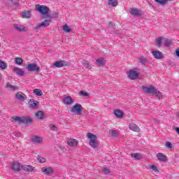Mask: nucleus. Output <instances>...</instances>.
<instances>
[{
  "instance_id": "dca6fc26",
  "label": "nucleus",
  "mask_w": 179,
  "mask_h": 179,
  "mask_svg": "<svg viewBox=\"0 0 179 179\" xmlns=\"http://www.w3.org/2000/svg\"><path fill=\"white\" fill-rule=\"evenodd\" d=\"M22 166L20 165V163L19 162H14L12 164V169L14 170V171H20V169H22Z\"/></svg>"
},
{
  "instance_id": "c85d7f7f",
  "label": "nucleus",
  "mask_w": 179,
  "mask_h": 179,
  "mask_svg": "<svg viewBox=\"0 0 179 179\" xmlns=\"http://www.w3.org/2000/svg\"><path fill=\"white\" fill-rule=\"evenodd\" d=\"M16 99H17L18 100H26L27 99V96H26L25 94H22L20 93H17L16 94Z\"/></svg>"
},
{
  "instance_id": "3c124183",
  "label": "nucleus",
  "mask_w": 179,
  "mask_h": 179,
  "mask_svg": "<svg viewBox=\"0 0 179 179\" xmlns=\"http://www.w3.org/2000/svg\"><path fill=\"white\" fill-rule=\"evenodd\" d=\"M108 27H114V23H113V22H109V24H108Z\"/></svg>"
},
{
  "instance_id": "ea45409f",
  "label": "nucleus",
  "mask_w": 179,
  "mask_h": 179,
  "mask_svg": "<svg viewBox=\"0 0 179 179\" xmlns=\"http://www.w3.org/2000/svg\"><path fill=\"white\" fill-rule=\"evenodd\" d=\"M8 65L3 61H0V69H6Z\"/></svg>"
},
{
  "instance_id": "bb28decb",
  "label": "nucleus",
  "mask_w": 179,
  "mask_h": 179,
  "mask_svg": "<svg viewBox=\"0 0 179 179\" xmlns=\"http://www.w3.org/2000/svg\"><path fill=\"white\" fill-rule=\"evenodd\" d=\"M114 115H115V117H117V118H122V116L124 115V113H122V111H121L120 110H115L114 111Z\"/></svg>"
},
{
  "instance_id": "4c0bfd02",
  "label": "nucleus",
  "mask_w": 179,
  "mask_h": 179,
  "mask_svg": "<svg viewBox=\"0 0 179 179\" xmlns=\"http://www.w3.org/2000/svg\"><path fill=\"white\" fill-rule=\"evenodd\" d=\"M83 65L85 67V68H87L88 69H91L92 67H90V64L88 63L87 61L86 60H83Z\"/></svg>"
},
{
  "instance_id": "37998d69",
  "label": "nucleus",
  "mask_w": 179,
  "mask_h": 179,
  "mask_svg": "<svg viewBox=\"0 0 179 179\" xmlns=\"http://www.w3.org/2000/svg\"><path fill=\"white\" fill-rule=\"evenodd\" d=\"M171 43H172L171 40H170V39H166V40L165 41L164 43V45L165 47H170V45H171Z\"/></svg>"
},
{
  "instance_id": "473e14b6",
  "label": "nucleus",
  "mask_w": 179,
  "mask_h": 179,
  "mask_svg": "<svg viewBox=\"0 0 179 179\" xmlns=\"http://www.w3.org/2000/svg\"><path fill=\"white\" fill-rule=\"evenodd\" d=\"M63 31H64V33H71V31H72L71 28H69V27L66 24L63 26Z\"/></svg>"
},
{
  "instance_id": "2f4dec72",
  "label": "nucleus",
  "mask_w": 179,
  "mask_h": 179,
  "mask_svg": "<svg viewBox=\"0 0 179 179\" xmlns=\"http://www.w3.org/2000/svg\"><path fill=\"white\" fill-rule=\"evenodd\" d=\"M58 16H59L58 13H54L52 15L49 14L48 15V17L49 20H50V22H51L52 19H58Z\"/></svg>"
},
{
  "instance_id": "603ef678",
  "label": "nucleus",
  "mask_w": 179,
  "mask_h": 179,
  "mask_svg": "<svg viewBox=\"0 0 179 179\" xmlns=\"http://www.w3.org/2000/svg\"><path fill=\"white\" fill-rule=\"evenodd\" d=\"M175 131L179 135V127H176Z\"/></svg>"
},
{
  "instance_id": "de8ad7c7",
  "label": "nucleus",
  "mask_w": 179,
  "mask_h": 179,
  "mask_svg": "<svg viewBox=\"0 0 179 179\" xmlns=\"http://www.w3.org/2000/svg\"><path fill=\"white\" fill-rule=\"evenodd\" d=\"M150 169L153 171H157V166H156V165H151L150 166Z\"/></svg>"
},
{
  "instance_id": "cd10ccee",
  "label": "nucleus",
  "mask_w": 179,
  "mask_h": 179,
  "mask_svg": "<svg viewBox=\"0 0 179 179\" xmlns=\"http://www.w3.org/2000/svg\"><path fill=\"white\" fill-rule=\"evenodd\" d=\"M12 120L15 122H19V124H22L23 117H20L19 116H13Z\"/></svg>"
},
{
  "instance_id": "f8f14e48",
  "label": "nucleus",
  "mask_w": 179,
  "mask_h": 179,
  "mask_svg": "<svg viewBox=\"0 0 179 179\" xmlns=\"http://www.w3.org/2000/svg\"><path fill=\"white\" fill-rule=\"evenodd\" d=\"M31 142H33V143H36V145H40L41 143H43V138L38 136H34L31 138Z\"/></svg>"
},
{
  "instance_id": "f03ea898",
  "label": "nucleus",
  "mask_w": 179,
  "mask_h": 179,
  "mask_svg": "<svg viewBox=\"0 0 179 179\" xmlns=\"http://www.w3.org/2000/svg\"><path fill=\"white\" fill-rule=\"evenodd\" d=\"M87 138L90 139V146L92 149H97L99 148V143L97 142V136L90 132L87 134Z\"/></svg>"
},
{
  "instance_id": "6e6d98bb",
  "label": "nucleus",
  "mask_w": 179,
  "mask_h": 179,
  "mask_svg": "<svg viewBox=\"0 0 179 179\" xmlns=\"http://www.w3.org/2000/svg\"><path fill=\"white\" fill-rule=\"evenodd\" d=\"M0 47H1V43H0Z\"/></svg>"
},
{
  "instance_id": "ddd939ff",
  "label": "nucleus",
  "mask_w": 179,
  "mask_h": 179,
  "mask_svg": "<svg viewBox=\"0 0 179 179\" xmlns=\"http://www.w3.org/2000/svg\"><path fill=\"white\" fill-rule=\"evenodd\" d=\"M56 68H62L63 66H68V63L64 61H57L54 63Z\"/></svg>"
},
{
  "instance_id": "c9c22d12",
  "label": "nucleus",
  "mask_w": 179,
  "mask_h": 179,
  "mask_svg": "<svg viewBox=\"0 0 179 179\" xmlns=\"http://www.w3.org/2000/svg\"><path fill=\"white\" fill-rule=\"evenodd\" d=\"M15 64L17 65H22V64H23V59H22L20 57H16L15 58Z\"/></svg>"
},
{
  "instance_id": "7ed1b4c3",
  "label": "nucleus",
  "mask_w": 179,
  "mask_h": 179,
  "mask_svg": "<svg viewBox=\"0 0 179 179\" xmlns=\"http://www.w3.org/2000/svg\"><path fill=\"white\" fill-rule=\"evenodd\" d=\"M35 10L40 13L41 15L43 16H47L48 17V15L50 13V8L47 7V6L37 4L35 6Z\"/></svg>"
},
{
  "instance_id": "0eeeda50",
  "label": "nucleus",
  "mask_w": 179,
  "mask_h": 179,
  "mask_svg": "<svg viewBox=\"0 0 179 179\" xmlns=\"http://www.w3.org/2000/svg\"><path fill=\"white\" fill-rule=\"evenodd\" d=\"M127 76L131 80H135L139 76V73L134 70H131L127 73Z\"/></svg>"
},
{
  "instance_id": "393cba45",
  "label": "nucleus",
  "mask_w": 179,
  "mask_h": 179,
  "mask_svg": "<svg viewBox=\"0 0 179 179\" xmlns=\"http://www.w3.org/2000/svg\"><path fill=\"white\" fill-rule=\"evenodd\" d=\"M96 64L99 66H104V65H106V60L104 59V58L97 59L96 61Z\"/></svg>"
},
{
  "instance_id": "20e7f679",
  "label": "nucleus",
  "mask_w": 179,
  "mask_h": 179,
  "mask_svg": "<svg viewBox=\"0 0 179 179\" xmlns=\"http://www.w3.org/2000/svg\"><path fill=\"white\" fill-rule=\"evenodd\" d=\"M70 112L73 113V114H76L77 115H82V113H83V107L80 103H76L71 108Z\"/></svg>"
},
{
  "instance_id": "aec40b11",
  "label": "nucleus",
  "mask_w": 179,
  "mask_h": 179,
  "mask_svg": "<svg viewBox=\"0 0 179 179\" xmlns=\"http://www.w3.org/2000/svg\"><path fill=\"white\" fill-rule=\"evenodd\" d=\"M22 169L24 170V171H27V173H31L33 171V170H34V168L30 165H24L22 166Z\"/></svg>"
},
{
  "instance_id": "b1692460",
  "label": "nucleus",
  "mask_w": 179,
  "mask_h": 179,
  "mask_svg": "<svg viewBox=\"0 0 179 179\" xmlns=\"http://www.w3.org/2000/svg\"><path fill=\"white\" fill-rule=\"evenodd\" d=\"M154 1L158 5H161L162 6H165V5H167V3L169 1H173V0H154Z\"/></svg>"
},
{
  "instance_id": "1a4fd4ad",
  "label": "nucleus",
  "mask_w": 179,
  "mask_h": 179,
  "mask_svg": "<svg viewBox=\"0 0 179 179\" xmlns=\"http://www.w3.org/2000/svg\"><path fill=\"white\" fill-rule=\"evenodd\" d=\"M152 54L154 58H155V59H162V58L164 57V56L163 55L162 52H160V50H154L152 52Z\"/></svg>"
},
{
  "instance_id": "72a5a7b5",
  "label": "nucleus",
  "mask_w": 179,
  "mask_h": 179,
  "mask_svg": "<svg viewBox=\"0 0 179 179\" xmlns=\"http://www.w3.org/2000/svg\"><path fill=\"white\" fill-rule=\"evenodd\" d=\"M162 41H163V38L162 37H159L156 40V44L157 47H162Z\"/></svg>"
},
{
  "instance_id": "e433bc0d",
  "label": "nucleus",
  "mask_w": 179,
  "mask_h": 179,
  "mask_svg": "<svg viewBox=\"0 0 179 179\" xmlns=\"http://www.w3.org/2000/svg\"><path fill=\"white\" fill-rule=\"evenodd\" d=\"M109 133L111 134V136H113L114 138L118 136V132L117 130H109Z\"/></svg>"
},
{
  "instance_id": "c03bdc74",
  "label": "nucleus",
  "mask_w": 179,
  "mask_h": 179,
  "mask_svg": "<svg viewBox=\"0 0 179 179\" xmlns=\"http://www.w3.org/2000/svg\"><path fill=\"white\" fill-rule=\"evenodd\" d=\"M165 146L168 149H171L173 148V144H171V142L167 141V142L165 143Z\"/></svg>"
},
{
  "instance_id": "a18cd8bd",
  "label": "nucleus",
  "mask_w": 179,
  "mask_h": 179,
  "mask_svg": "<svg viewBox=\"0 0 179 179\" xmlns=\"http://www.w3.org/2000/svg\"><path fill=\"white\" fill-rule=\"evenodd\" d=\"M80 96H83L84 97H89V93H87L85 91H80Z\"/></svg>"
},
{
  "instance_id": "f257e3e1",
  "label": "nucleus",
  "mask_w": 179,
  "mask_h": 179,
  "mask_svg": "<svg viewBox=\"0 0 179 179\" xmlns=\"http://www.w3.org/2000/svg\"><path fill=\"white\" fill-rule=\"evenodd\" d=\"M143 92L144 93H146L147 94H154L157 97L158 99H160L162 97V92H159L156 87H153L152 85H150V87H145L143 86L142 87Z\"/></svg>"
},
{
  "instance_id": "5fc2aeb1",
  "label": "nucleus",
  "mask_w": 179,
  "mask_h": 179,
  "mask_svg": "<svg viewBox=\"0 0 179 179\" xmlns=\"http://www.w3.org/2000/svg\"><path fill=\"white\" fill-rule=\"evenodd\" d=\"M8 3H13V0H9Z\"/></svg>"
},
{
  "instance_id": "09e8293b",
  "label": "nucleus",
  "mask_w": 179,
  "mask_h": 179,
  "mask_svg": "<svg viewBox=\"0 0 179 179\" xmlns=\"http://www.w3.org/2000/svg\"><path fill=\"white\" fill-rule=\"evenodd\" d=\"M50 129L52 131H57V127L53 124V125L50 126Z\"/></svg>"
},
{
  "instance_id": "6e6552de",
  "label": "nucleus",
  "mask_w": 179,
  "mask_h": 179,
  "mask_svg": "<svg viewBox=\"0 0 179 179\" xmlns=\"http://www.w3.org/2000/svg\"><path fill=\"white\" fill-rule=\"evenodd\" d=\"M50 23H51V20H45L44 22L38 24L35 27V30H38L41 27H47L50 26Z\"/></svg>"
},
{
  "instance_id": "9d476101",
  "label": "nucleus",
  "mask_w": 179,
  "mask_h": 179,
  "mask_svg": "<svg viewBox=\"0 0 179 179\" xmlns=\"http://www.w3.org/2000/svg\"><path fill=\"white\" fill-rule=\"evenodd\" d=\"M129 128L131 131H134V132H140L141 128L138 127V125L134 122H131L129 124Z\"/></svg>"
},
{
  "instance_id": "6ab92c4d",
  "label": "nucleus",
  "mask_w": 179,
  "mask_h": 179,
  "mask_svg": "<svg viewBox=\"0 0 179 179\" xmlns=\"http://www.w3.org/2000/svg\"><path fill=\"white\" fill-rule=\"evenodd\" d=\"M64 103L66 106H71V104H72V103H73V99H72L71 96H66L64 99Z\"/></svg>"
},
{
  "instance_id": "a211bd4d",
  "label": "nucleus",
  "mask_w": 179,
  "mask_h": 179,
  "mask_svg": "<svg viewBox=\"0 0 179 179\" xmlns=\"http://www.w3.org/2000/svg\"><path fill=\"white\" fill-rule=\"evenodd\" d=\"M22 16L23 19H30V17H31V11L25 10L22 13Z\"/></svg>"
},
{
  "instance_id": "39448f33",
  "label": "nucleus",
  "mask_w": 179,
  "mask_h": 179,
  "mask_svg": "<svg viewBox=\"0 0 179 179\" xmlns=\"http://www.w3.org/2000/svg\"><path fill=\"white\" fill-rule=\"evenodd\" d=\"M27 71L28 72H36V73H38L40 72V66H38L36 64H29L26 66Z\"/></svg>"
},
{
  "instance_id": "f3484780",
  "label": "nucleus",
  "mask_w": 179,
  "mask_h": 179,
  "mask_svg": "<svg viewBox=\"0 0 179 179\" xmlns=\"http://www.w3.org/2000/svg\"><path fill=\"white\" fill-rule=\"evenodd\" d=\"M42 171L44 173V174H46V176H50V174H52L54 170H52V168L51 167H44L42 169Z\"/></svg>"
},
{
  "instance_id": "49530a36",
  "label": "nucleus",
  "mask_w": 179,
  "mask_h": 179,
  "mask_svg": "<svg viewBox=\"0 0 179 179\" xmlns=\"http://www.w3.org/2000/svg\"><path fill=\"white\" fill-rule=\"evenodd\" d=\"M8 89H11V90H16L17 89V87L13 86L12 85H7Z\"/></svg>"
},
{
  "instance_id": "5701e85b",
  "label": "nucleus",
  "mask_w": 179,
  "mask_h": 179,
  "mask_svg": "<svg viewBox=\"0 0 179 179\" xmlns=\"http://www.w3.org/2000/svg\"><path fill=\"white\" fill-rule=\"evenodd\" d=\"M130 13L133 16H141V10L136 8H131Z\"/></svg>"
},
{
  "instance_id": "412c9836",
  "label": "nucleus",
  "mask_w": 179,
  "mask_h": 179,
  "mask_svg": "<svg viewBox=\"0 0 179 179\" xmlns=\"http://www.w3.org/2000/svg\"><path fill=\"white\" fill-rule=\"evenodd\" d=\"M33 122V120L30 116L22 117V124H31Z\"/></svg>"
},
{
  "instance_id": "4468645a",
  "label": "nucleus",
  "mask_w": 179,
  "mask_h": 179,
  "mask_svg": "<svg viewBox=\"0 0 179 179\" xmlns=\"http://www.w3.org/2000/svg\"><path fill=\"white\" fill-rule=\"evenodd\" d=\"M13 71L18 76H24V71H23V69H22L21 68L14 67Z\"/></svg>"
},
{
  "instance_id": "79ce46f5",
  "label": "nucleus",
  "mask_w": 179,
  "mask_h": 179,
  "mask_svg": "<svg viewBox=\"0 0 179 179\" xmlns=\"http://www.w3.org/2000/svg\"><path fill=\"white\" fill-rule=\"evenodd\" d=\"M102 171L103 174H105L106 176H108V174H111V171H110V169L107 168L102 169Z\"/></svg>"
},
{
  "instance_id": "58836bf2",
  "label": "nucleus",
  "mask_w": 179,
  "mask_h": 179,
  "mask_svg": "<svg viewBox=\"0 0 179 179\" xmlns=\"http://www.w3.org/2000/svg\"><path fill=\"white\" fill-rule=\"evenodd\" d=\"M139 62L143 65H145V64H148V61L146 60V58H145L144 57H141L139 58Z\"/></svg>"
},
{
  "instance_id": "9b49d317",
  "label": "nucleus",
  "mask_w": 179,
  "mask_h": 179,
  "mask_svg": "<svg viewBox=\"0 0 179 179\" xmlns=\"http://www.w3.org/2000/svg\"><path fill=\"white\" fill-rule=\"evenodd\" d=\"M67 143L69 145V146H71V148H75L76 146H78V140L71 138H69L67 141Z\"/></svg>"
},
{
  "instance_id": "864d4df0",
  "label": "nucleus",
  "mask_w": 179,
  "mask_h": 179,
  "mask_svg": "<svg viewBox=\"0 0 179 179\" xmlns=\"http://www.w3.org/2000/svg\"><path fill=\"white\" fill-rule=\"evenodd\" d=\"M14 135H15L16 136H20V133H19V132H14Z\"/></svg>"
},
{
  "instance_id": "2eb2a0df",
  "label": "nucleus",
  "mask_w": 179,
  "mask_h": 179,
  "mask_svg": "<svg viewBox=\"0 0 179 179\" xmlns=\"http://www.w3.org/2000/svg\"><path fill=\"white\" fill-rule=\"evenodd\" d=\"M157 158L159 162H167V156L162 152L157 154Z\"/></svg>"
},
{
  "instance_id": "7c9ffc66",
  "label": "nucleus",
  "mask_w": 179,
  "mask_h": 179,
  "mask_svg": "<svg viewBox=\"0 0 179 179\" xmlns=\"http://www.w3.org/2000/svg\"><path fill=\"white\" fill-rule=\"evenodd\" d=\"M131 157H133L135 160H141V159H142V155L139 153H132Z\"/></svg>"
},
{
  "instance_id": "a878e982",
  "label": "nucleus",
  "mask_w": 179,
  "mask_h": 179,
  "mask_svg": "<svg viewBox=\"0 0 179 179\" xmlns=\"http://www.w3.org/2000/svg\"><path fill=\"white\" fill-rule=\"evenodd\" d=\"M14 28L17 31H26V27L23 25L14 24Z\"/></svg>"
},
{
  "instance_id": "4be33fe9",
  "label": "nucleus",
  "mask_w": 179,
  "mask_h": 179,
  "mask_svg": "<svg viewBox=\"0 0 179 179\" xmlns=\"http://www.w3.org/2000/svg\"><path fill=\"white\" fill-rule=\"evenodd\" d=\"M108 5L112 8H115L118 6V0H108Z\"/></svg>"
},
{
  "instance_id": "f704fd0d",
  "label": "nucleus",
  "mask_w": 179,
  "mask_h": 179,
  "mask_svg": "<svg viewBox=\"0 0 179 179\" xmlns=\"http://www.w3.org/2000/svg\"><path fill=\"white\" fill-rule=\"evenodd\" d=\"M34 93L36 96H41L43 94V91L40 89H35L34 90Z\"/></svg>"
},
{
  "instance_id": "8fccbe9b",
  "label": "nucleus",
  "mask_w": 179,
  "mask_h": 179,
  "mask_svg": "<svg viewBox=\"0 0 179 179\" xmlns=\"http://www.w3.org/2000/svg\"><path fill=\"white\" fill-rule=\"evenodd\" d=\"M176 56H178V58H179V48H178L176 49Z\"/></svg>"
},
{
  "instance_id": "423d86ee",
  "label": "nucleus",
  "mask_w": 179,
  "mask_h": 179,
  "mask_svg": "<svg viewBox=\"0 0 179 179\" xmlns=\"http://www.w3.org/2000/svg\"><path fill=\"white\" fill-rule=\"evenodd\" d=\"M28 106L32 110H36V108H38V106H40V102L34 99H30L28 102Z\"/></svg>"
},
{
  "instance_id": "a19ab883",
  "label": "nucleus",
  "mask_w": 179,
  "mask_h": 179,
  "mask_svg": "<svg viewBox=\"0 0 179 179\" xmlns=\"http://www.w3.org/2000/svg\"><path fill=\"white\" fill-rule=\"evenodd\" d=\"M37 160L39 163H45V162H47V159H45V158L41 156L37 157Z\"/></svg>"
},
{
  "instance_id": "c756f323",
  "label": "nucleus",
  "mask_w": 179,
  "mask_h": 179,
  "mask_svg": "<svg viewBox=\"0 0 179 179\" xmlns=\"http://www.w3.org/2000/svg\"><path fill=\"white\" fill-rule=\"evenodd\" d=\"M36 118H38V120H43V118H44V113H43V111L38 110L36 113Z\"/></svg>"
}]
</instances>
